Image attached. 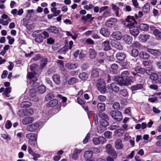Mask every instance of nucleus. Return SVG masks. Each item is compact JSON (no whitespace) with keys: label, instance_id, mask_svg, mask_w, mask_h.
Returning a JSON list of instances; mask_svg holds the SVG:
<instances>
[{"label":"nucleus","instance_id":"nucleus-12","mask_svg":"<svg viewBox=\"0 0 161 161\" xmlns=\"http://www.w3.org/2000/svg\"><path fill=\"white\" fill-rule=\"evenodd\" d=\"M122 38L124 41L128 44H130L133 40L132 37L127 34L124 35Z\"/></svg>","mask_w":161,"mask_h":161},{"label":"nucleus","instance_id":"nucleus-16","mask_svg":"<svg viewBox=\"0 0 161 161\" xmlns=\"http://www.w3.org/2000/svg\"><path fill=\"white\" fill-rule=\"evenodd\" d=\"M92 155L93 154L92 152L89 150L86 151L84 153V157L86 160V161H88V160H90V159L92 157Z\"/></svg>","mask_w":161,"mask_h":161},{"label":"nucleus","instance_id":"nucleus-8","mask_svg":"<svg viewBox=\"0 0 161 161\" xmlns=\"http://www.w3.org/2000/svg\"><path fill=\"white\" fill-rule=\"evenodd\" d=\"M39 124L37 123H34L27 126V129L30 132H34L39 127Z\"/></svg>","mask_w":161,"mask_h":161},{"label":"nucleus","instance_id":"nucleus-22","mask_svg":"<svg viewBox=\"0 0 161 161\" xmlns=\"http://www.w3.org/2000/svg\"><path fill=\"white\" fill-rule=\"evenodd\" d=\"M102 47L105 51H108L110 49V47L109 45V42L106 40L103 42L102 44Z\"/></svg>","mask_w":161,"mask_h":161},{"label":"nucleus","instance_id":"nucleus-23","mask_svg":"<svg viewBox=\"0 0 161 161\" xmlns=\"http://www.w3.org/2000/svg\"><path fill=\"white\" fill-rule=\"evenodd\" d=\"M115 148L118 149H122L123 147L122 140L119 139H117L115 142Z\"/></svg>","mask_w":161,"mask_h":161},{"label":"nucleus","instance_id":"nucleus-20","mask_svg":"<svg viewBox=\"0 0 161 161\" xmlns=\"http://www.w3.org/2000/svg\"><path fill=\"white\" fill-rule=\"evenodd\" d=\"M47 31L49 32L55 34H57L59 32L58 29L55 26H50L47 28Z\"/></svg>","mask_w":161,"mask_h":161},{"label":"nucleus","instance_id":"nucleus-60","mask_svg":"<svg viewBox=\"0 0 161 161\" xmlns=\"http://www.w3.org/2000/svg\"><path fill=\"white\" fill-rule=\"evenodd\" d=\"M90 134L89 133H88L86 137H85V139L83 140V142L84 144H86L87 143L89 139L90 138Z\"/></svg>","mask_w":161,"mask_h":161},{"label":"nucleus","instance_id":"nucleus-58","mask_svg":"<svg viewBox=\"0 0 161 161\" xmlns=\"http://www.w3.org/2000/svg\"><path fill=\"white\" fill-rule=\"evenodd\" d=\"M133 46L137 48H139L141 47V45L138 42H134L133 43Z\"/></svg>","mask_w":161,"mask_h":161},{"label":"nucleus","instance_id":"nucleus-1","mask_svg":"<svg viewBox=\"0 0 161 161\" xmlns=\"http://www.w3.org/2000/svg\"><path fill=\"white\" fill-rule=\"evenodd\" d=\"M126 21L128 23L126 26L130 29V33L135 37L137 36L140 33L139 30L135 27V24H136V20L133 17L128 16Z\"/></svg>","mask_w":161,"mask_h":161},{"label":"nucleus","instance_id":"nucleus-13","mask_svg":"<svg viewBox=\"0 0 161 161\" xmlns=\"http://www.w3.org/2000/svg\"><path fill=\"white\" fill-rule=\"evenodd\" d=\"M34 120V118L32 117H25L22 120V123L24 125H27L32 123Z\"/></svg>","mask_w":161,"mask_h":161},{"label":"nucleus","instance_id":"nucleus-2","mask_svg":"<svg viewBox=\"0 0 161 161\" xmlns=\"http://www.w3.org/2000/svg\"><path fill=\"white\" fill-rule=\"evenodd\" d=\"M133 77L132 76L128 77L125 79L119 76H115L114 78L115 81L120 86H128L130 85L133 82Z\"/></svg>","mask_w":161,"mask_h":161},{"label":"nucleus","instance_id":"nucleus-19","mask_svg":"<svg viewBox=\"0 0 161 161\" xmlns=\"http://www.w3.org/2000/svg\"><path fill=\"white\" fill-rule=\"evenodd\" d=\"M126 54L125 53L119 52L117 53L116 55L117 59L119 61L123 60L126 57Z\"/></svg>","mask_w":161,"mask_h":161},{"label":"nucleus","instance_id":"nucleus-54","mask_svg":"<svg viewBox=\"0 0 161 161\" xmlns=\"http://www.w3.org/2000/svg\"><path fill=\"white\" fill-rule=\"evenodd\" d=\"M110 13L111 11L109 9H108L107 11H104L103 15V18H107L109 16Z\"/></svg>","mask_w":161,"mask_h":161},{"label":"nucleus","instance_id":"nucleus-55","mask_svg":"<svg viewBox=\"0 0 161 161\" xmlns=\"http://www.w3.org/2000/svg\"><path fill=\"white\" fill-rule=\"evenodd\" d=\"M120 93L124 97H126L128 94V92L126 89H123L120 91Z\"/></svg>","mask_w":161,"mask_h":161},{"label":"nucleus","instance_id":"nucleus-59","mask_svg":"<svg viewBox=\"0 0 161 161\" xmlns=\"http://www.w3.org/2000/svg\"><path fill=\"white\" fill-rule=\"evenodd\" d=\"M12 125L11 122L9 120H7L6 123L5 127L7 129H10Z\"/></svg>","mask_w":161,"mask_h":161},{"label":"nucleus","instance_id":"nucleus-61","mask_svg":"<svg viewBox=\"0 0 161 161\" xmlns=\"http://www.w3.org/2000/svg\"><path fill=\"white\" fill-rule=\"evenodd\" d=\"M113 108L116 109L118 110L120 109V106L119 103L118 102H115L113 105Z\"/></svg>","mask_w":161,"mask_h":161},{"label":"nucleus","instance_id":"nucleus-25","mask_svg":"<svg viewBox=\"0 0 161 161\" xmlns=\"http://www.w3.org/2000/svg\"><path fill=\"white\" fill-rule=\"evenodd\" d=\"M121 34L119 31H116L113 32L112 35V36L114 38L117 40H120L121 38Z\"/></svg>","mask_w":161,"mask_h":161},{"label":"nucleus","instance_id":"nucleus-43","mask_svg":"<svg viewBox=\"0 0 161 161\" xmlns=\"http://www.w3.org/2000/svg\"><path fill=\"white\" fill-rule=\"evenodd\" d=\"M153 34L156 37L161 38V32L158 29H155L153 31Z\"/></svg>","mask_w":161,"mask_h":161},{"label":"nucleus","instance_id":"nucleus-34","mask_svg":"<svg viewBox=\"0 0 161 161\" xmlns=\"http://www.w3.org/2000/svg\"><path fill=\"white\" fill-rule=\"evenodd\" d=\"M53 78L54 82L57 85H58L60 82L59 76L58 74H55L53 75Z\"/></svg>","mask_w":161,"mask_h":161},{"label":"nucleus","instance_id":"nucleus-56","mask_svg":"<svg viewBox=\"0 0 161 161\" xmlns=\"http://www.w3.org/2000/svg\"><path fill=\"white\" fill-rule=\"evenodd\" d=\"M58 63L59 65V67L61 70H63L64 69V63L63 61L62 60H58Z\"/></svg>","mask_w":161,"mask_h":161},{"label":"nucleus","instance_id":"nucleus-6","mask_svg":"<svg viewBox=\"0 0 161 161\" xmlns=\"http://www.w3.org/2000/svg\"><path fill=\"white\" fill-rule=\"evenodd\" d=\"M106 139L103 137L99 136L98 137L94 138L92 142L95 145H97L100 143L103 144L106 142Z\"/></svg>","mask_w":161,"mask_h":161},{"label":"nucleus","instance_id":"nucleus-27","mask_svg":"<svg viewBox=\"0 0 161 161\" xmlns=\"http://www.w3.org/2000/svg\"><path fill=\"white\" fill-rule=\"evenodd\" d=\"M97 108L99 112L105 111V105L104 103H98L97 105Z\"/></svg>","mask_w":161,"mask_h":161},{"label":"nucleus","instance_id":"nucleus-11","mask_svg":"<svg viewBox=\"0 0 161 161\" xmlns=\"http://www.w3.org/2000/svg\"><path fill=\"white\" fill-rule=\"evenodd\" d=\"M112 46L119 50H122L123 47L120 44V43L117 41L114 40H112L111 41Z\"/></svg>","mask_w":161,"mask_h":161},{"label":"nucleus","instance_id":"nucleus-10","mask_svg":"<svg viewBox=\"0 0 161 161\" xmlns=\"http://www.w3.org/2000/svg\"><path fill=\"white\" fill-rule=\"evenodd\" d=\"M117 22V19L115 18H111L105 23V25L108 27H112L114 26Z\"/></svg>","mask_w":161,"mask_h":161},{"label":"nucleus","instance_id":"nucleus-24","mask_svg":"<svg viewBox=\"0 0 161 161\" xmlns=\"http://www.w3.org/2000/svg\"><path fill=\"white\" fill-rule=\"evenodd\" d=\"M89 53V57L91 59H93L95 58L97 55V53L94 49L90 48Z\"/></svg>","mask_w":161,"mask_h":161},{"label":"nucleus","instance_id":"nucleus-47","mask_svg":"<svg viewBox=\"0 0 161 161\" xmlns=\"http://www.w3.org/2000/svg\"><path fill=\"white\" fill-rule=\"evenodd\" d=\"M39 92L40 93H43L46 91V87L44 85H41L38 87Z\"/></svg>","mask_w":161,"mask_h":161},{"label":"nucleus","instance_id":"nucleus-3","mask_svg":"<svg viewBox=\"0 0 161 161\" xmlns=\"http://www.w3.org/2000/svg\"><path fill=\"white\" fill-rule=\"evenodd\" d=\"M96 86L98 90L102 94H104L106 91L105 83L104 80L101 79H98L97 81Z\"/></svg>","mask_w":161,"mask_h":161},{"label":"nucleus","instance_id":"nucleus-49","mask_svg":"<svg viewBox=\"0 0 161 161\" xmlns=\"http://www.w3.org/2000/svg\"><path fill=\"white\" fill-rule=\"evenodd\" d=\"M150 78L151 80H156L158 79V76L156 73H153L150 76Z\"/></svg>","mask_w":161,"mask_h":161},{"label":"nucleus","instance_id":"nucleus-35","mask_svg":"<svg viewBox=\"0 0 161 161\" xmlns=\"http://www.w3.org/2000/svg\"><path fill=\"white\" fill-rule=\"evenodd\" d=\"M150 5L148 3H146L144 6L142 11L145 13H147L150 11Z\"/></svg>","mask_w":161,"mask_h":161},{"label":"nucleus","instance_id":"nucleus-42","mask_svg":"<svg viewBox=\"0 0 161 161\" xmlns=\"http://www.w3.org/2000/svg\"><path fill=\"white\" fill-rule=\"evenodd\" d=\"M124 132V130L123 129H117L115 131L114 133L117 136H121L123 135Z\"/></svg>","mask_w":161,"mask_h":161},{"label":"nucleus","instance_id":"nucleus-21","mask_svg":"<svg viewBox=\"0 0 161 161\" xmlns=\"http://www.w3.org/2000/svg\"><path fill=\"white\" fill-rule=\"evenodd\" d=\"M139 56L140 58L142 59H148L150 57V55L146 52H141L139 54Z\"/></svg>","mask_w":161,"mask_h":161},{"label":"nucleus","instance_id":"nucleus-29","mask_svg":"<svg viewBox=\"0 0 161 161\" xmlns=\"http://www.w3.org/2000/svg\"><path fill=\"white\" fill-rule=\"evenodd\" d=\"M143 87V85L141 84H138L132 86L131 87V89L132 91H134L141 89Z\"/></svg>","mask_w":161,"mask_h":161},{"label":"nucleus","instance_id":"nucleus-31","mask_svg":"<svg viewBox=\"0 0 161 161\" xmlns=\"http://www.w3.org/2000/svg\"><path fill=\"white\" fill-rule=\"evenodd\" d=\"M58 101L56 99L50 101L47 104V107H54L57 105Z\"/></svg>","mask_w":161,"mask_h":161},{"label":"nucleus","instance_id":"nucleus-62","mask_svg":"<svg viewBox=\"0 0 161 161\" xmlns=\"http://www.w3.org/2000/svg\"><path fill=\"white\" fill-rule=\"evenodd\" d=\"M93 7H94V6L91 4H89V5H85L84 7V8L86 10H89L92 9Z\"/></svg>","mask_w":161,"mask_h":161},{"label":"nucleus","instance_id":"nucleus-15","mask_svg":"<svg viewBox=\"0 0 161 161\" xmlns=\"http://www.w3.org/2000/svg\"><path fill=\"white\" fill-rule=\"evenodd\" d=\"M101 71L100 69L98 68L93 69L91 72V76L94 78L98 77Z\"/></svg>","mask_w":161,"mask_h":161},{"label":"nucleus","instance_id":"nucleus-57","mask_svg":"<svg viewBox=\"0 0 161 161\" xmlns=\"http://www.w3.org/2000/svg\"><path fill=\"white\" fill-rule=\"evenodd\" d=\"M53 97V95L52 93H49L47 94L46 97L45 99L47 101L51 100Z\"/></svg>","mask_w":161,"mask_h":161},{"label":"nucleus","instance_id":"nucleus-39","mask_svg":"<svg viewBox=\"0 0 161 161\" xmlns=\"http://www.w3.org/2000/svg\"><path fill=\"white\" fill-rule=\"evenodd\" d=\"M79 78L81 80H87L88 78V75L85 73H82L80 74Z\"/></svg>","mask_w":161,"mask_h":161},{"label":"nucleus","instance_id":"nucleus-45","mask_svg":"<svg viewBox=\"0 0 161 161\" xmlns=\"http://www.w3.org/2000/svg\"><path fill=\"white\" fill-rule=\"evenodd\" d=\"M11 89L10 87H7L6 88L3 94L6 97H9V96L8 94L11 92Z\"/></svg>","mask_w":161,"mask_h":161},{"label":"nucleus","instance_id":"nucleus-41","mask_svg":"<svg viewBox=\"0 0 161 161\" xmlns=\"http://www.w3.org/2000/svg\"><path fill=\"white\" fill-rule=\"evenodd\" d=\"M106 127L103 125H100L97 127V132L99 133H101L106 130Z\"/></svg>","mask_w":161,"mask_h":161},{"label":"nucleus","instance_id":"nucleus-64","mask_svg":"<svg viewBox=\"0 0 161 161\" xmlns=\"http://www.w3.org/2000/svg\"><path fill=\"white\" fill-rule=\"evenodd\" d=\"M109 7L108 6H104L101 7L100 9V12L106 11L109 9Z\"/></svg>","mask_w":161,"mask_h":161},{"label":"nucleus","instance_id":"nucleus-30","mask_svg":"<svg viewBox=\"0 0 161 161\" xmlns=\"http://www.w3.org/2000/svg\"><path fill=\"white\" fill-rule=\"evenodd\" d=\"M100 33L105 37L108 36L110 35L109 32L108 31V29L105 28L101 29L100 31Z\"/></svg>","mask_w":161,"mask_h":161},{"label":"nucleus","instance_id":"nucleus-52","mask_svg":"<svg viewBox=\"0 0 161 161\" xmlns=\"http://www.w3.org/2000/svg\"><path fill=\"white\" fill-rule=\"evenodd\" d=\"M129 72L128 70L123 71L121 73V77L125 78L127 77L129 75Z\"/></svg>","mask_w":161,"mask_h":161},{"label":"nucleus","instance_id":"nucleus-36","mask_svg":"<svg viewBox=\"0 0 161 161\" xmlns=\"http://www.w3.org/2000/svg\"><path fill=\"white\" fill-rule=\"evenodd\" d=\"M47 62V60L46 58H42L41 61L40 67L41 69L44 68L46 65Z\"/></svg>","mask_w":161,"mask_h":161},{"label":"nucleus","instance_id":"nucleus-48","mask_svg":"<svg viewBox=\"0 0 161 161\" xmlns=\"http://www.w3.org/2000/svg\"><path fill=\"white\" fill-rule=\"evenodd\" d=\"M107 153L108 154L114 157V158L117 156L115 151L113 148L109 150V152H107Z\"/></svg>","mask_w":161,"mask_h":161},{"label":"nucleus","instance_id":"nucleus-46","mask_svg":"<svg viewBox=\"0 0 161 161\" xmlns=\"http://www.w3.org/2000/svg\"><path fill=\"white\" fill-rule=\"evenodd\" d=\"M77 79L74 77L71 78L68 81V83L70 85H73L77 82Z\"/></svg>","mask_w":161,"mask_h":161},{"label":"nucleus","instance_id":"nucleus-63","mask_svg":"<svg viewBox=\"0 0 161 161\" xmlns=\"http://www.w3.org/2000/svg\"><path fill=\"white\" fill-rule=\"evenodd\" d=\"M68 50L67 46H64L58 51V53L65 52Z\"/></svg>","mask_w":161,"mask_h":161},{"label":"nucleus","instance_id":"nucleus-51","mask_svg":"<svg viewBox=\"0 0 161 161\" xmlns=\"http://www.w3.org/2000/svg\"><path fill=\"white\" fill-rule=\"evenodd\" d=\"M112 132L109 131L105 132L104 133V136L107 138L109 139L112 137Z\"/></svg>","mask_w":161,"mask_h":161},{"label":"nucleus","instance_id":"nucleus-53","mask_svg":"<svg viewBox=\"0 0 161 161\" xmlns=\"http://www.w3.org/2000/svg\"><path fill=\"white\" fill-rule=\"evenodd\" d=\"M97 99L99 101L101 102H104L106 100V97L102 95L98 96Z\"/></svg>","mask_w":161,"mask_h":161},{"label":"nucleus","instance_id":"nucleus-37","mask_svg":"<svg viewBox=\"0 0 161 161\" xmlns=\"http://www.w3.org/2000/svg\"><path fill=\"white\" fill-rule=\"evenodd\" d=\"M28 143L30 145L33 147L37 148V139L33 140L28 141Z\"/></svg>","mask_w":161,"mask_h":161},{"label":"nucleus","instance_id":"nucleus-32","mask_svg":"<svg viewBox=\"0 0 161 161\" xmlns=\"http://www.w3.org/2000/svg\"><path fill=\"white\" fill-rule=\"evenodd\" d=\"M135 71L138 73L141 74H143L145 72V69L144 68H142L140 66H136L135 69Z\"/></svg>","mask_w":161,"mask_h":161},{"label":"nucleus","instance_id":"nucleus-38","mask_svg":"<svg viewBox=\"0 0 161 161\" xmlns=\"http://www.w3.org/2000/svg\"><path fill=\"white\" fill-rule=\"evenodd\" d=\"M98 115L101 119H109L108 116L104 113L99 112Z\"/></svg>","mask_w":161,"mask_h":161},{"label":"nucleus","instance_id":"nucleus-14","mask_svg":"<svg viewBox=\"0 0 161 161\" xmlns=\"http://www.w3.org/2000/svg\"><path fill=\"white\" fill-rule=\"evenodd\" d=\"M150 36L148 35H143L141 34L138 36L140 41L143 42H146L149 39Z\"/></svg>","mask_w":161,"mask_h":161},{"label":"nucleus","instance_id":"nucleus-4","mask_svg":"<svg viewBox=\"0 0 161 161\" xmlns=\"http://www.w3.org/2000/svg\"><path fill=\"white\" fill-rule=\"evenodd\" d=\"M28 76V78L31 80L30 84L33 87L36 86V82L37 80V78L39 77V75L35 72H33L29 73Z\"/></svg>","mask_w":161,"mask_h":161},{"label":"nucleus","instance_id":"nucleus-28","mask_svg":"<svg viewBox=\"0 0 161 161\" xmlns=\"http://www.w3.org/2000/svg\"><path fill=\"white\" fill-rule=\"evenodd\" d=\"M94 19V17H92V15L91 14H88L86 16H83L81 19L82 20H84L86 22L87 21L89 20V21H92Z\"/></svg>","mask_w":161,"mask_h":161},{"label":"nucleus","instance_id":"nucleus-50","mask_svg":"<svg viewBox=\"0 0 161 161\" xmlns=\"http://www.w3.org/2000/svg\"><path fill=\"white\" fill-rule=\"evenodd\" d=\"M139 53L138 50L136 49H133L131 51V55L134 57H136L138 56Z\"/></svg>","mask_w":161,"mask_h":161},{"label":"nucleus","instance_id":"nucleus-5","mask_svg":"<svg viewBox=\"0 0 161 161\" xmlns=\"http://www.w3.org/2000/svg\"><path fill=\"white\" fill-rule=\"evenodd\" d=\"M110 114L112 118L117 121H120L122 119V114L119 111H112Z\"/></svg>","mask_w":161,"mask_h":161},{"label":"nucleus","instance_id":"nucleus-33","mask_svg":"<svg viewBox=\"0 0 161 161\" xmlns=\"http://www.w3.org/2000/svg\"><path fill=\"white\" fill-rule=\"evenodd\" d=\"M139 27L142 31H146L148 30L149 26L147 24L142 23L140 24Z\"/></svg>","mask_w":161,"mask_h":161},{"label":"nucleus","instance_id":"nucleus-9","mask_svg":"<svg viewBox=\"0 0 161 161\" xmlns=\"http://www.w3.org/2000/svg\"><path fill=\"white\" fill-rule=\"evenodd\" d=\"M107 88L109 91H114L115 92H117L119 91V87L115 83H112L110 85H108Z\"/></svg>","mask_w":161,"mask_h":161},{"label":"nucleus","instance_id":"nucleus-17","mask_svg":"<svg viewBox=\"0 0 161 161\" xmlns=\"http://www.w3.org/2000/svg\"><path fill=\"white\" fill-rule=\"evenodd\" d=\"M37 135L34 133H30L26 135V137L28 139V141L33 140L37 139Z\"/></svg>","mask_w":161,"mask_h":161},{"label":"nucleus","instance_id":"nucleus-18","mask_svg":"<svg viewBox=\"0 0 161 161\" xmlns=\"http://www.w3.org/2000/svg\"><path fill=\"white\" fill-rule=\"evenodd\" d=\"M147 51L149 53L154 56H159L160 55V52L158 50L148 48L147 49Z\"/></svg>","mask_w":161,"mask_h":161},{"label":"nucleus","instance_id":"nucleus-26","mask_svg":"<svg viewBox=\"0 0 161 161\" xmlns=\"http://www.w3.org/2000/svg\"><path fill=\"white\" fill-rule=\"evenodd\" d=\"M77 65L75 64L68 63L65 65V67L69 69H74L77 67Z\"/></svg>","mask_w":161,"mask_h":161},{"label":"nucleus","instance_id":"nucleus-7","mask_svg":"<svg viewBox=\"0 0 161 161\" xmlns=\"http://www.w3.org/2000/svg\"><path fill=\"white\" fill-rule=\"evenodd\" d=\"M34 37L36 38L35 41L38 43H41L43 40V37L42 34L39 33L37 31H35L33 34Z\"/></svg>","mask_w":161,"mask_h":161},{"label":"nucleus","instance_id":"nucleus-40","mask_svg":"<svg viewBox=\"0 0 161 161\" xmlns=\"http://www.w3.org/2000/svg\"><path fill=\"white\" fill-rule=\"evenodd\" d=\"M31 105L30 103L28 101H24L22 102L20 104V106L21 108H26L28 107Z\"/></svg>","mask_w":161,"mask_h":161},{"label":"nucleus","instance_id":"nucleus-44","mask_svg":"<svg viewBox=\"0 0 161 161\" xmlns=\"http://www.w3.org/2000/svg\"><path fill=\"white\" fill-rule=\"evenodd\" d=\"M108 119H100L99 121V123L100 125H103L106 127L109 125L108 122Z\"/></svg>","mask_w":161,"mask_h":161}]
</instances>
